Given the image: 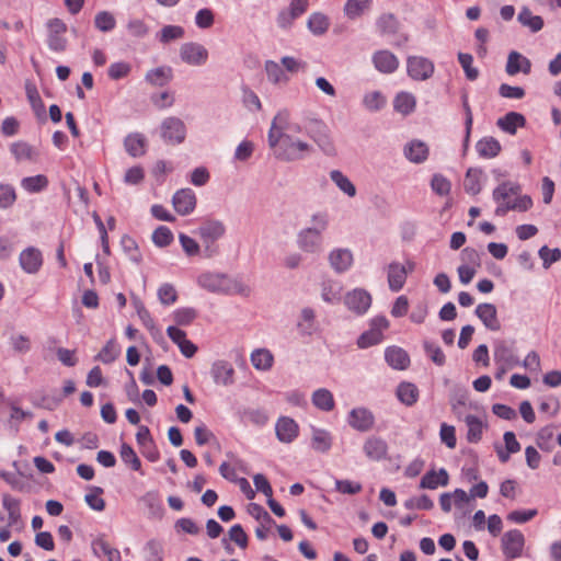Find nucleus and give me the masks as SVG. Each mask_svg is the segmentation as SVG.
Here are the masks:
<instances>
[{"instance_id": "f257e3e1", "label": "nucleus", "mask_w": 561, "mask_h": 561, "mask_svg": "<svg viewBox=\"0 0 561 561\" xmlns=\"http://www.w3.org/2000/svg\"><path fill=\"white\" fill-rule=\"evenodd\" d=\"M313 227L302 229L297 236L298 247L308 253H318L322 250V232L329 226V215L327 213H317L311 217Z\"/></svg>"}, {"instance_id": "f03ea898", "label": "nucleus", "mask_w": 561, "mask_h": 561, "mask_svg": "<svg viewBox=\"0 0 561 561\" xmlns=\"http://www.w3.org/2000/svg\"><path fill=\"white\" fill-rule=\"evenodd\" d=\"M309 151V144L294 139L291 136H286L280 148L276 149L274 154L282 161L291 162L304 159Z\"/></svg>"}, {"instance_id": "7ed1b4c3", "label": "nucleus", "mask_w": 561, "mask_h": 561, "mask_svg": "<svg viewBox=\"0 0 561 561\" xmlns=\"http://www.w3.org/2000/svg\"><path fill=\"white\" fill-rule=\"evenodd\" d=\"M161 137L167 144L180 145L185 140L186 126L179 117H167L161 123Z\"/></svg>"}, {"instance_id": "20e7f679", "label": "nucleus", "mask_w": 561, "mask_h": 561, "mask_svg": "<svg viewBox=\"0 0 561 561\" xmlns=\"http://www.w3.org/2000/svg\"><path fill=\"white\" fill-rule=\"evenodd\" d=\"M435 67L432 60L422 56H409L407 59V71L411 79L425 81L434 73Z\"/></svg>"}, {"instance_id": "39448f33", "label": "nucleus", "mask_w": 561, "mask_h": 561, "mask_svg": "<svg viewBox=\"0 0 561 561\" xmlns=\"http://www.w3.org/2000/svg\"><path fill=\"white\" fill-rule=\"evenodd\" d=\"M44 264L43 252L36 247H27L19 255L21 270L30 275L37 274Z\"/></svg>"}, {"instance_id": "423d86ee", "label": "nucleus", "mask_w": 561, "mask_h": 561, "mask_svg": "<svg viewBox=\"0 0 561 561\" xmlns=\"http://www.w3.org/2000/svg\"><path fill=\"white\" fill-rule=\"evenodd\" d=\"M503 554L507 559L519 558L525 546V537L518 529L506 531L501 539Z\"/></svg>"}, {"instance_id": "0eeeda50", "label": "nucleus", "mask_w": 561, "mask_h": 561, "mask_svg": "<svg viewBox=\"0 0 561 561\" xmlns=\"http://www.w3.org/2000/svg\"><path fill=\"white\" fill-rule=\"evenodd\" d=\"M348 425L362 433L369 432L375 425V416L367 408H354L348 412Z\"/></svg>"}, {"instance_id": "6e6552de", "label": "nucleus", "mask_w": 561, "mask_h": 561, "mask_svg": "<svg viewBox=\"0 0 561 561\" xmlns=\"http://www.w3.org/2000/svg\"><path fill=\"white\" fill-rule=\"evenodd\" d=\"M226 232V227L221 220L205 219L197 229V234L207 248L220 239Z\"/></svg>"}, {"instance_id": "1a4fd4ad", "label": "nucleus", "mask_w": 561, "mask_h": 561, "mask_svg": "<svg viewBox=\"0 0 561 561\" xmlns=\"http://www.w3.org/2000/svg\"><path fill=\"white\" fill-rule=\"evenodd\" d=\"M199 286L211 291L228 294L230 287V277L220 273H203L197 279Z\"/></svg>"}, {"instance_id": "9d476101", "label": "nucleus", "mask_w": 561, "mask_h": 561, "mask_svg": "<svg viewBox=\"0 0 561 561\" xmlns=\"http://www.w3.org/2000/svg\"><path fill=\"white\" fill-rule=\"evenodd\" d=\"M181 59L193 66H201L207 61L208 51L198 43H185L180 48Z\"/></svg>"}, {"instance_id": "9b49d317", "label": "nucleus", "mask_w": 561, "mask_h": 561, "mask_svg": "<svg viewBox=\"0 0 561 561\" xmlns=\"http://www.w3.org/2000/svg\"><path fill=\"white\" fill-rule=\"evenodd\" d=\"M196 195L191 188H181L172 197L175 211L181 216L191 214L196 207Z\"/></svg>"}, {"instance_id": "f8f14e48", "label": "nucleus", "mask_w": 561, "mask_h": 561, "mask_svg": "<svg viewBox=\"0 0 561 561\" xmlns=\"http://www.w3.org/2000/svg\"><path fill=\"white\" fill-rule=\"evenodd\" d=\"M210 376L216 385L231 386L234 382V369L227 360H216L210 368Z\"/></svg>"}, {"instance_id": "ddd939ff", "label": "nucleus", "mask_w": 561, "mask_h": 561, "mask_svg": "<svg viewBox=\"0 0 561 561\" xmlns=\"http://www.w3.org/2000/svg\"><path fill=\"white\" fill-rule=\"evenodd\" d=\"M346 307L357 314H364L371 305V296L365 289H354L345 296Z\"/></svg>"}, {"instance_id": "4468645a", "label": "nucleus", "mask_w": 561, "mask_h": 561, "mask_svg": "<svg viewBox=\"0 0 561 561\" xmlns=\"http://www.w3.org/2000/svg\"><path fill=\"white\" fill-rule=\"evenodd\" d=\"M275 431L279 442L289 444L297 438L299 426L294 419L280 416L276 422Z\"/></svg>"}, {"instance_id": "2eb2a0df", "label": "nucleus", "mask_w": 561, "mask_h": 561, "mask_svg": "<svg viewBox=\"0 0 561 561\" xmlns=\"http://www.w3.org/2000/svg\"><path fill=\"white\" fill-rule=\"evenodd\" d=\"M363 451L368 459L373 461H380L387 458L388 444L381 437L369 436L363 445Z\"/></svg>"}, {"instance_id": "dca6fc26", "label": "nucleus", "mask_w": 561, "mask_h": 561, "mask_svg": "<svg viewBox=\"0 0 561 561\" xmlns=\"http://www.w3.org/2000/svg\"><path fill=\"white\" fill-rule=\"evenodd\" d=\"M474 313L482 321L486 329L491 331H499L501 329V323L497 319L496 307L493 304H479Z\"/></svg>"}, {"instance_id": "f3484780", "label": "nucleus", "mask_w": 561, "mask_h": 561, "mask_svg": "<svg viewBox=\"0 0 561 561\" xmlns=\"http://www.w3.org/2000/svg\"><path fill=\"white\" fill-rule=\"evenodd\" d=\"M2 507L8 513V526L15 527L22 523L21 501L11 494L4 493L1 496Z\"/></svg>"}, {"instance_id": "a211bd4d", "label": "nucleus", "mask_w": 561, "mask_h": 561, "mask_svg": "<svg viewBox=\"0 0 561 561\" xmlns=\"http://www.w3.org/2000/svg\"><path fill=\"white\" fill-rule=\"evenodd\" d=\"M373 62L376 69L382 73H392L399 67V60L389 50H378L373 55Z\"/></svg>"}, {"instance_id": "6ab92c4d", "label": "nucleus", "mask_w": 561, "mask_h": 561, "mask_svg": "<svg viewBox=\"0 0 561 561\" xmlns=\"http://www.w3.org/2000/svg\"><path fill=\"white\" fill-rule=\"evenodd\" d=\"M449 482V474L446 469L440 468L438 472L435 470L427 471L420 481V489L435 490L439 485L446 486Z\"/></svg>"}, {"instance_id": "aec40b11", "label": "nucleus", "mask_w": 561, "mask_h": 561, "mask_svg": "<svg viewBox=\"0 0 561 561\" xmlns=\"http://www.w3.org/2000/svg\"><path fill=\"white\" fill-rule=\"evenodd\" d=\"M173 79V69L170 66H160L149 70L146 73L145 80L152 87H165Z\"/></svg>"}, {"instance_id": "412c9836", "label": "nucleus", "mask_w": 561, "mask_h": 561, "mask_svg": "<svg viewBox=\"0 0 561 561\" xmlns=\"http://www.w3.org/2000/svg\"><path fill=\"white\" fill-rule=\"evenodd\" d=\"M408 270L405 265L392 262L388 266V284L392 291H399L405 284Z\"/></svg>"}, {"instance_id": "4be33fe9", "label": "nucleus", "mask_w": 561, "mask_h": 561, "mask_svg": "<svg viewBox=\"0 0 561 561\" xmlns=\"http://www.w3.org/2000/svg\"><path fill=\"white\" fill-rule=\"evenodd\" d=\"M329 262L336 273H343L351 267L353 254L348 249H335L329 254Z\"/></svg>"}, {"instance_id": "5701e85b", "label": "nucleus", "mask_w": 561, "mask_h": 561, "mask_svg": "<svg viewBox=\"0 0 561 561\" xmlns=\"http://www.w3.org/2000/svg\"><path fill=\"white\" fill-rule=\"evenodd\" d=\"M388 365L398 370H404L410 365L409 354L401 347L390 346L385 352Z\"/></svg>"}, {"instance_id": "b1692460", "label": "nucleus", "mask_w": 561, "mask_h": 561, "mask_svg": "<svg viewBox=\"0 0 561 561\" xmlns=\"http://www.w3.org/2000/svg\"><path fill=\"white\" fill-rule=\"evenodd\" d=\"M405 158L413 163H422L428 157V147L421 140H412L404 147Z\"/></svg>"}, {"instance_id": "393cba45", "label": "nucleus", "mask_w": 561, "mask_h": 561, "mask_svg": "<svg viewBox=\"0 0 561 561\" xmlns=\"http://www.w3.org/2000/svg\"><path fill=\"white\" fill-rule=\"evenodd\" d=\"M311 447L318 453H328L333 443L332 435L329 431L311 426Z\"/></svg>"}, {"instance_id": "a878e982", "label": "nucleus", "mask_w": 561, "mask_h": 561, "mask_svg": "<svg viewBox=\"0 0 561 561\" xmlns=\"http://www.w3.org/2000/svg\"><path fill=\"white\" fill-rule=\"evenodd\" d=\"M483 175L481 168H469L463 180L465 192L470 195H478L482 191L481 179Z\"/></svg>"}, {"instance_id": "bb28decb", "label": "nucleus", "mask_w": 561, "mask_h": 561, "mask_svg": "<svg viewBox=\"0 0 561 561\" xmlns=\"http://www.w3.org/2000/svg\"><path fill=\"white\" fill-rule=\"evenodd\" d=\"M396 394L401 403L412 407L417 402L420 392L414 383L402 381L398 385Z\"/></svg>"}, {"instance_id": "cd10ccee", "label": "nucleus", "mask_w": 561, "mask_h": 561, "mask_svg": "<svg viewBox=\"0 0 561 561\" xmlns=\"http://www.w3.org/2000/svg\"><path fill=\"white\" fill-rule=\"evenodd\" d=\"M496 124L502 130L515 135L517 127H524L526 125V118L520 113L508 112L503 117L499 118Z\"/></svg>"}, {"instance_id": "c85d7f7f", "label": "nucleus", "mask_w": 561, "mask_h": 561, "mask_svg": "<svg viewBox=\"0 0 561 561\" xmlns=\"http://www.w3.org/2000/svg\"><path fill=\"white\" fill-rule=\"evenodd\" d=\"M533 206V201L528 195L516 198L513 202L502 203L495 208V216L503 217L510 210L526 211Z\"/></svg>"}, {"instance_id": "c756f323", "label": "nucleus", "mask_w": 561, "mask_h": 561, "mask_svg": "<svg viewBox=\"0 0 561 561\" xmlns=\"http://www.w3.org/2000/svg\"><path fill=\"white\" fill-rule=\"evenodd\" d=\"M312 139L327 156H335V146L325 125H319L312 134Z\"/></svg>"}, {"instance_id": "7c9ffc66", "label": "nucleus", "mask_w": 561, "mask_h": 561, "mask_svg": "<svg viewBox=\"0 0 561 561\" xmlns=\"http://www.w3.org/2000/svg\"><path fill=\"white\" fill-rule=\"evenodd\" d=\"M476 149L481 158L492 159L499 156L502 147L494 137H484L477 142Z\"/></svg>"}, {"instance_id": "2f4dec72", "label": "nucleus", "mask_w": 561, "mask_h": 561, "mask_svg": "<svg viewBox=\"0 0 561 561\" xmlns=\"http://www.w3.org/2000/svg\"><path fill=\"white\" fill-rule=\"evenodd\" d=\"M20 184L25 192L35 194L45 191L48 187L49 181L46 175L37 174L23 178Z\"/></svg>"}, {"instance_id": "473e14b6", "label": "nucleus", "mask_w": 561, "mask_h": 561, "mask_svg": "<svg viewBox=\"0 0 561 561\" xmlns=\"http://www.w3.org/2000/svg\"><path fill=\"white\" fill-rule=\"evenodd\" d=\"M376 26L380 35H396L399 31V21L392 13L381 14L377 21Z\"/></svg>"}, {"instance_id": "72a5a7b5", "label": "nucleus", "mask_w": 561, "mask_h": 561, "mask_svg": "<svg viewBox=\"0 0 561 561\" xmlns=\"http://www.w3.org/2000/svg\"><path fill=\"white\" fill-rule=\"evenodd\" d=\"M416 100L412 93L400 92L393 100V108L403 115H409L415 110Z\"/></svg>"}, {"instance_id": "f704fd0d", "label": "nucleus", "mask_w": 561, "mask_h": 561, "mask_svg": "<svg viewBox=\"0 0 561 561\" xmlns=\"http://www.w3.org/2000/svg\"><path fill=\"white\" fill-rule=\"evenodd\" d=\"M121 353L122 348L119 344L114 339H112L106 342V344L98 353L94 359L103 364H112L121 355Z\"/></svg>"}, {"instance_id": "c9c22d12", "label": "nucleus", "mask_w": 561, "mask_h": 561, "mask_svg": "<svg viewBox=\"0 0 561 561\" xmlns=\"http://www.w3.org/2000/svg\"><path fill=\"white\" fill-rule=\"evenodd\" d=\"M461 105H462V108L465 112V138H463L462 147H463V153H466L469 148L470 135H471L472 124H473V115H472V111H471V107L469 104L468 94L466 92H463L461 94Z\"/></svg>"}, {"instance_id": "e433bc0d", "label": "nucleus", "mask_w": 561, "mask_h": 561, "mask_svg": "<svg viewBox=\"0 0 561 561\" xmlns=\"http://www.w3.org/2000/svg\"><path fill=\"white\" fill-rule=\"evenodd\" d=\"M312 403L321 411H332L335 402L333 394L325 388H320L312 393Z\"/></svg>"}, {"instance_id": "4c0bfd02", "label": "nucleus", "mask_w": 561, "mask_h": 561, "mask_svg": "<svg viewBox=\"0 0 561 561\" xmlns=\"http://www.w3.org/2000/svg\"><path fill=\"white\" fill-rule=\"evenodd\" d=\"M299 334L310 336L316 330V314L313 309L307 307L301 310V320L297 323Z\"/></svg>"}, {"instance_id": "58836bf2", "label": "nucleus", "mask_w": 561, "mask_h": 561, "mask_svg": "<svg viewBox=\"0 0 561 561\" xmlns=\"http://www.w3.org/2000/svg\"><path fill=\"white\" fill-rule=\"evenodd\" d=\"M517 20L523 26L529 27L533 33H537L543 27V19L539 15H534L527 7L520 10Z\"/></svg>"}, {"instance_id": "ea45409f", "label": "nucleus", "mask_w": 561, "mask_h": 561, "mask_svg": "<svg viewBox=\"0 0 561 561\" xmlns=\"http://www.w3.org/2000/svg\"><path fill=\"white\" fill-rule=\"evenodd\" d=\"M465 423L468 427L467 439L469 443H478L482 438L483 423L482 421L472 414L465 417Z\"/></svg>"}, {"instance_id": "a19ab883", "label": "nucleus", "mask_w": 561, "mask_h": 561, "mask_svg": "<svg viewBox=\"0 0 561 561\" xmlns=\"http://www.w3.org/2000/svg\"><path fill=\"white\" fill-rule=\"evenodd\" d=\"M520 191V186L516 183L512 182H502L499 186H496L492 192L493 201L499 205L502 203H506L505 199L510 195H516Z\"/></svg>"}, {"instance_id": "79ce46f5", "label": "nucleus", "mask_w": 561, "mask_h": 561, "mask_svg": "<svg viewBox=\"0 0 561 561\" xmlns=\"http://www.w3.org/2000/svg\"><path fill=\"white\" fill-rule=\"evenodd\" d=\"M496 359L502 360L508 365L518 364V359L514 354V342L508 344L505 341L500 342L494 350Z\"/></svg>"}, {"instance_id": "37998d69", "label": "nucleus", "mask_w": 561, "mask_h": 561, "mask_svg": "<svg viewBox=\"0 0 561 561\" xmlns=\"http://www.w3.org/2000/svg\"><path fill=\"white\" fill-rule=\"evenodd\" d=\"M273 360L272 353L265 348L255 350L251 354L252 365L260 370H268L273 365Z\"/></svg>"}, {"instance_id": "c03bdc74", "label": "nucleus", "mask_w": 561, "mask_h": 561, "mask_svg": "<svg viewBox=\"0 0 561 561\" xmlns=\"http://www.w3.org/2000/svg\"><path fill=\"white\" fill-rule=\"evenodd\" d=\"M0 478L4 480L13 490L27 492L28 484L23 480L21 472H11L0 469Z\"/></svg>"}, {"instance_id": "a18cd8bd", "label": "nucleus", "mask_w": 561, "mask_h": 561, "mask_svg": "<svg viewBox=\"0 0 561 561\" xmlns=\"http://www.w3.org/2000/svg\"><path fill=\"white\" fill-rule=\"evenodd\" d=\"M142 456H145L149 461L154 462L160 458L159 451L156 449L153 445L152 437L150 435V431L147 426L142 425Z\"/></svg>"}, {"instance_id": "49530a36", "label": "nucleus", "mask_w": 561, "mask_h": 561, "mask_svg": "<svg viewBox=\"0 0 561 561\" xmlns=\"http://www.w3.org/2000/svg\"><path fill=\"white\" fill-rule=\"evenodd\" d=\"M330 178L335 183V185L347 196L354 197L356 195L355 185L341 171L332 170L330 172Z\"/></svg>"}, {"instance_id": "de8ad7c7", "label": "nucleus", "mask_w": 561, "mask_h": 561, "mask_svg": "<svg viewBox=\"0 0 561 561\" xmlns=\"http://www.w3.org/2000/svg\"><path fill=\"white\" fill-rule=\"evenodd\" d=\"M26 95H27V100H28L35 115L38 118H45L46 117L45 105L42 101V98H41L37 89L34 85H27L26 87Z\"/></svg>"}, {"instance_id": "09e8293b", "label": "nucleus", "mask_w": 561, "mask_h": 561, "mask_svg": "<svg viewBox=\"0 0 561 561\" xmlns=\"http://www.w3.org/2000/svg\"><path fill=\"white\" fill-rule=\"evenodd\" d=\"M149 100L156 108L165 110L174 104L175 96L173 92L164 90L161 92L151 93Z\"/></svg>"}, {"instance_id": "8fccbe9b", "label": "nucleus", "mask_w": 561, "mask_h": 561, "mask_svg": "<svg viewBox=\"0 0 561 561\" xmlns=\"http://www.w3.org/2000/svg\"><path fill=\"white\" fill-rule=\"evenodd\" d=\"M371 4V0H347L344 5L345 15L354 20L360 16Z\"/></svg>"}, {"instance_id": "3c124183", "label": "nucleus", "mask_w": 561, "mask_h": 561, "mask_svg": "<svg viewBox=\"0 0 561 561\" xmlns=\"http://www.w3.org/2000/svg\"><path fill=\"white\" fill-rule=\"evenodd\" d=\"M91 549L93 556L96 558H111L112 552H119L116 548H113L104 536H99L91 542Z\"/></svg>"}, {"instance_id": "603ef678", "label": "nucleus", "mask_w": 561, "mask_h": 561, "mask_svg": "<svg viewBox=\"0 0 561 561\" xmlns=\"http://www.w3.org/2000/svg\"><path fill=\"white\" fill-rule=\"evenodd\" d=\"M94 26L101 32H111L116 26L115 16L110 11H100L94 16Z\"/></svg>"}, {"instance_id": "864d4df0", "label": "nucleus", "mask_w": 561, "mask_h": 561, "mask_svg": "<svg viewBox=\"0 0 561 561\" xmlns=\"http://www.w3.org/2000/svg\"><path fill=\"white\" fill-rule=\"evenodd\" d=\"M119 457L122 461L130 466L134 471L140 470V458L137 456L133 447L126 443H123L119 450Z\"/></svg>"}, {"instance_id": "5fc2aeb1", "label": "nucleus", "mask_w": 561, "mask_h": 561, "mask_svg": "<svg viewBox=\"0 0 561 561\" xmlns=\"http://www.w3.org/2000/svg\"><path fill=\"white\" fill-rule=\"evenodd\" d=\"M151 240L158 248H165L170 245L173 240L174 236L172 231L167 226H159L152 233Z\"/></svg>"}, {"instance_id": "6e6d98bb", "label": "nucleus", "mask_w": 561, "mask_h": 561, "mask_svg": "<svg viewBox=\"0 0 561 561\" xmlns=\"http://www.w3.org/2000/svg\"><path fill=\"white\" fill-rule=\"evenodd\" d=\"M383 339V334L378 330L369 329L363 332L357 339V346L359 348H368L379 344Z\"/></svg>"}, {"instance_id": "4d7b16f0", "label": "nucleus", "mask_w": 561, "mask_h": 561, "mask_svg": "<svg viewBox=\"0 0 561 561\" xmlns=\"http://www.w3.org/2000/svg\"><path fill=\"white\" fill-rule=\"evenodd\" d=\"M184 36V28L179 25H165L158 33V39L163 43H170L171 41L180 39Z\"/></svg>"}, {"instance_id": "13d9d810", "label": "nucleus", "mask_w": 561, "mask_h": 561, "mask_svg": "<svg viewBox=\"0 0 561 561\" xmlns=\"http://www.w3.org/2000/svg\"><path fill=\"white\" fill-rule=\"evenodd\" d=\"M198 316L194 308H180L173 312V320L179 327L190 325Z\"/></svg>"}, {"instance_id": "bf43d9fd", "label": "nucleus", "mask_w": 561, "mask_h": 561, "mask_svg": "<svg viewBox=\"0 0 561 561\" xmlns=\"http://www.w3.org/2000/svg\"><path fill=\"white\" fill-rule=\"evenodd\" d=\"M407 510L430 511L434 507V502L427 494L417 497H410L403 503Z\"/></svg>"}, {"instance_id": "052dcab7", "label": "nucleus", "mask_w": 561, "mask_h": 561, "mask_svg": "<svg viewBox=\"0 0 561 561\" xmlns=\"http://www.w3.org/2000/svg\"><path fill=\"white\" fill-rule=\"evenodd\" d=\"M308 27L314 35H322L329 27V21L321 13H313L308 19Z\"/></svg>"}, {"instance_id": "680f3d73", "label": "nucleus", "mask_w": 561, "mask_h": 561, "mask_svg": "<svg viewBox=\"0 0 561 561\" xmlns=\"http://www.w3.org/2000/svg\"><path fill=\"white\" fill-rule=\"evenodd\" d=\"M16 201V192L13 185L0 183V209L10 208Z\"/></svg>"}, {"instance_id": "e2e57ef3", "label": "nucleus", "mask_w": 561, "mask_h": 561, "mask_svg": "<svg viewBox=\"0 0 561 561\" xmlns=\"http://www.w3.org/2000/svg\"><path fill=\"white\" fill-rule=\"evenodd\" d=\"M363 104L368 111L377 112L386 105V99L379 91H374L364 96Z\"/></svg>"}, {"instance_id": "0e129e2a", "label": "nucleus", "mask_w": 561, "mask_h": 561, "mask_svg": "<svg viewBox=\"0 0 561 561\" xmlns=\"http://www.w3.org/2000/svg\"><path fill=\"white\" fill-rule=\"evenodd\" d=\"M431 187L439 196H447L451 190L450 181L443 174L436 173L431 180Z\"/></svg>"}, {"instance_id": "69168bd1", "label": "nucleus", "mask_w": 561, "mask_h": 561, "mask_svg": "<svg viewBox=\"0 0 561 561\" xmlns=\"http://www.w3.org/2000/svg\"><path fill=\"white\" fill-rule=\"evenodd\" d=\"M248 513L261 524L274 525L275 520L268 514V512L257 503H250L247 508Z\"/></svg>"}, {"instance_id": "338daca9", "label": "nucleus", "mask_w": 561, "mask_h": 561, "mask_svg": "<svg viewBox=\"0 0 561 561\" xmlns=\"http://www.w3.org/2000/svg\"><path fill=\"white\" fill-rule=\"evenodd\" d=\"M424 351L426 355L433 360L437 366H443L446 363V356L442 348L430 341H424L423 343Z\"/></svg>"}, {"instance_id": "774afa93", "label": "nucleus", "mask_w": 561, "mask_h": 561, "mask_svg": "<svg viewBox=\"0 0 561 561\" xmlns=\"http://www.w3.org/2000/svg\"><path fill=\"white\" fill-rule=\"evenodd\" d=\"M539 257L542 260L545 268H549L551 264L561 260V250L559 248L549 249L543 245L538 251Z\"/></svg>"}]
</instances>
